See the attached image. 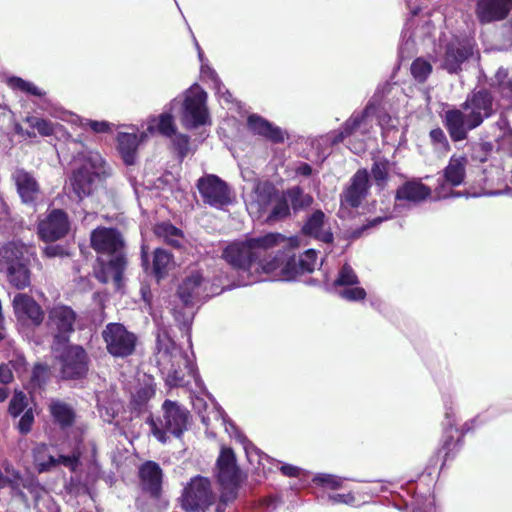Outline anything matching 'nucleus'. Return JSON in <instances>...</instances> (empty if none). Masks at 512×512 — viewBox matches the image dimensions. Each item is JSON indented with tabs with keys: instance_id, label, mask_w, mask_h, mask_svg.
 Instances as JSON below:
<instances>
[{
	"instance_id": "obj_1",
	"label": "nucleus",
	"mask_w": 512,
	"mask_h": 512,
	"mask_svg": "<svg viewBox=\"0 0 512 512\" xmlns=\"http://www.w3.org/2000/svg\"><path fill=\"white\" fill-rule=\"evenodd\" d=\"M297 244L296 238H286L280 233H267L229 244L222 256L233 268L251 276L252 281L263 280V276L274 281H291L298 276L294 258L284 251H279L275 256H261L269 249L292 248Z\"/></svg>"
},
{
	"instance_id": "obj_2",
	"label": "nucleus",
	"mask_w": 512,
	"mask_h": 512,
	"mask_svg": "<svg viewBox=\"0 0 512 512\" xmlns=\"http://www.w3.org/2000/svg\"><path fill=\"white\" fill-rule=\"evenodd\" d=\"M66 146L76 166L70 185L77 198L82 199L92 192L97 181L110 175L111 169L100 153L87 150L82 142L71 139Z\"/></svg>"
},
{
	"instance_id": "obj_3",
	"label": "nucleus",
	"mask_w": 512,
	"mask_h": 512,
	"mask_svg": "<svg viewBox=\"0 0 512 512\" xmlns=\"http://www.w3.org/2000/svg\"><path fill=\"white\" fill-rule=\"evenodd\" d=\"M493 113L492 96L487 91H478L469 96L461 109L445 113V126L453 141H461L470 130L475 129Z\"/></svg>"
},
{
	"instance_id": "obj_4",
	"label": "nucleus",
	"mask_w": 512,
	"mask_h": 512,
	"mask_svg": "<svg viewBox=\"0 0 512 512\" xmlns=\"http://www.w3.org/2000/svg\"><path fill=\"white\" fill-rule=\"evenodd\" d=\"M91 245L99 254L111 256L107 263L100 260L99 268L95 272L97 279L102 283L113 281L119 289L126 267L124 241L121 235L112 228H97L91 234Z\"/></svg>"
},
{
	"instance_id": "obj_5",
	"label": "nucleus",
	"mask_w": 512,
	"mask_h": 512,
	"mask_svg": "<svg viewBox=\"0 0 512 512\" xmlns=\"http://www.w3.org/2000/svg\"><path fill=\"white\" fill-rule=\"evenodd\" d=\"M157 363L165 375L170 387L183 384L184 374L193 372V367L187 355L175 344L170 336L163 332L158 335Z\"/></svg>"
},
{
	"instance_id": "obj_6",
	"label": "nucleus",
	"mask_w": 512,
	"mask_h": 512,
	"mask_svg": "<svg viewBox=\"0 0 512 512\" xmlns=\"http://www.w3.org/2000/svg\"><path fill=\"white\" fill-rule=\"evenodd\" d=\"M32 254V248L20 242H11L0 248V271L6 274L9 283L17 289L30 284L27 263Z\"/></svg>"
},
{
	"instance_id": "obj_7",
	"label": "nucleus",
	"mask_w": 512,
	"mask_h": 512,
	"mask_svg": "<svg viewBox=\"0 0 512 512\" xmlns=\"http://www.w3.org/2000/svg\"><path fill=\"white\" fill-rule=\"evenodd\" d=\"M180 104V121L187 129H195L210 124L207 107V93L197 84L188 88L179 98L171 102V107Z\"/></svg>"
},
{
	"instance_id": "obj_8",
	"label": "nucleus",
	"mask_w": 512,
	"mask_h": 512,
	"mask_svg": "<svg viewBox=\"0 0 512 512\" xmlns=\"http://www.w3.org/2000/svg\"><path fill=\"white\" fill-rule=\"evenodd\" d=\"M162 417L154 420L149 419L153 435L158 441L165 443L167 441V434L179 437L188 425V411L178 405L176 402L166 400L162 406Z\"/></svg>"
},
{
	"instance_id": "obj_9",
	"label": "nucleus",
	"mask_w": 512,
	"mask_h": 512,
	"mask_svg": "<svg viewBox=\"0 0 512 512\" xmlns=\"http://www.w3.org/2000/svg\"><path fill=\"white\" fill-rule=\"evenodd\" d=\"M214 500L209 480L197 476L185 486L181 496V505L186 511L199 512L212 505Z\"/></svg>"
},
{
	"instance_id": "obj_10",
	"label": "nucleus",
	"mask_w": 512,
	"mask_h": 512,
	"mask_svg": "<svg viewBox=\"0 0 512 512\" xmlns=\"http://www.w3.org/2000/svg\"><path fill=\"white\" fill-rule=\"evenodd\" d=\"M107 351L114 357L131 355L136 346V336L120 323H109L102 332Z\"/></svg>"
},
{
	"instance_id": "obj_11",
	"label": "nucleus",
	"mask_w": 512,
	"mask_h": 512,
	"mask_svg": "<svg viewBox=\"0 0 512 512\" xmlns=\"http://www.w3.org/2000/svg\"><path fill=\"white\" fill-rule=\"evenodd\" d=\"M467 164L468 159L466 156H451L448 165L443 170L444 182L440 183L435 189L437 198L446 199L462 196L459 192H453L452 187L459 186L464 182Z\"/></svg>"
},
{
	"instance_id": "obj_12",
	"label": "nucleus",
	"mask_w": 512,
	"mask_h": 512,
	"mask_svg": "<svg viewBox=\"0 0 512 512\" xmlns=\"http://www.w3.org/2000/svg\"><path fill=\"white\" fill-rule=\"evenodd\" d=\"M275 192V187L267 181L254 183L251 191L245 196V204L250 216L264 221L273 203Z\"/></svg>"
},
{
	"instance_id": "obj_13",
	"label": "nucleus",
	"mask_w": 512,
	"mask_h": 512,
	"mask_svg": "<svg viewBox=\"0 0 512 512\" xmlns=\"http://www.w3.org/2000/svg\"><path fill=\"white\" fill-rule=\"evenodd\" d=\"M79 444L80 440H77L70 453L60 454L58 457L52 456L45 445H40L34 450L35 466L39 472L49 471L57 465H63L71 471H75L79 464Z\"/></svg>"
},
{
	"instance_id": "obj_14",
	"label": "nucleus",
	"mask_w": 512,
	"mask_h": 512,
	"mask_svg": "<svg viewBox=\"0 0 512 512\" xmlns=\"http://www.w3.org/2000/svg\"><path fill=\"white\" fill-rule=\"evenodd\" d=\"M76 315L67 306L58 305L49 311L48 326L51 331L56 332L53 350L58 351L60 346L67 341V334L73 331Z\"/></svg>"
},
{
	"instance_id": "obj_15",
	"label": "nucleus",
	"mask_w": 512,
	"mask_h": 512,
	"mask_svg": "<svg viewBox=\"0 0 512 512\" xmlns=\"http://www.w3.org/2000/svg\"><path fill=\"white\" fill-rule=\"evenodd\" d=\"M197 188L205 203L214 207H222L231 202L230 190L227 184L218 176L208 174L197 182Z\"/></svg>"
},
{
	"instance_id": "obj_16",
	"label": "nucleus",
	"mask_w": 512,
	"mask_h": 512,
	"mask_svg": "<svg viewBox=\"0 0 512 512\" xmlns=\"http://www.w3.org/2000/svg\"><path fill=\"white\" fill-rule=\"evenodd\" d=\"M369 188V178L366 170H359L351 179V184L341 195L339 214L341 217L349 215L350 208L358 207L366 197Z\"/></svg>"
},
{
	"instance_id": "obj_17",
	"label": "nucleus",
	"mask_w": 512,
	"mask_h": 512,
	"mask_svg": "<svg viewBox=\"0 0 512 512\" xmlns=\"http://www.w3.org/2000/svg\"><path fill=\"white\" fill-rule=\"evenodd\" d=\"M6 487L11 490L13 496L20 497L23 501H26V498L21 487L26 488L35 499L40 498L45 492L33 479L24 480L11 466H6L4 473L0 471V491Z\"/></svg>"
},
{
	"instance_id": "obj_18",
	"label": "nucleus",
	"mask_w": 512,
	"mask_h": 512,
	"mask_svg": "<svg viewBox=\"0 0 512 512\" xmlns=\"http://www.w3.org/2000/svg\"><path fill=\"white\" fill-rule=\"evenodd\" d=\"M69 230L67 215L58 209L52 210L38 224V234L44 241H55L64 237Z\"/></svg>"
},
{
	"instance_id": "obj_19",
	"label": "nucleus",
	"mask_w": 512,
	"mask_h": 512,
	"mask_svg": "<svg viewBox=\"0 0 512 512\" xmlns=\"http://www.w3.org/2000/svg\"><path fill=\"white\" fill-rule=\"evenodd\" d=\"M62 375L65 378H75L87 370V355L80 346H67L59 355Z\"/></svg>"
},
{
	"instance_id": "obj_20",
	"label": "nucleus",
	"mask_w": 512,
	"mask_h": 512,
	"mask_svg": "<svg viewBox=\"0 0 512 512\" xmlns=\"http://www.w3.org/2000/svg\"><path fill=\"white\" fill-rule=\"evenodd\" d=\"M375 112V107L372 104L359 113H354L344 124L343 128L333 138L332 143L336 144L343 141L348 136H353L356 133L364 135L369 132L373 126L372 115Z\"/></svg>"
},
{
	"instance_id": "obj_21",
	"label": "nucleus",
	"mask_w": 512,
	"mask_h": 512,
	"mask_svg": "<svg viewBox=\"0 0 512 512\" xmlns=\"http://www.w3.org/2000/svg\"><path fill=\"white\" fill-rule=\"evenodd\" d=\"M474 44L470 39L454 38L448 43L442 67L450 73L457 72L461 64L473 54Z\"/></svg>"
},
{
	"instance_id": "obj_22",
	"label": "nucleus",
	"mask_w": 512,
	"mask_h": 512,
	"mask_svg": "<svg viewBox=\"0 0 512 512\" xmlns=\"http://www.w3.org/2000/svg\"><path fill=\"white\" fill-rule=\"evenodd\" d=\"M11 177L21 201L25 204H34L41 195V188L35 176L23 168H17Z\"/></svg>"
},
{
	"instance_id": "obj_23",
	"label": "nucleus",
	"mask_w": 512,
	"mask_h": 512,
	"mask_svg": "<svg viewBox=\"0 0 512 512\" xmlns=\"http://www.w3.org/2000/svg\"><path fill=\"white\" fill-rule=\"evenodd\" d=\"M218 479L221 485L230 490L234 497V489L239 482V472L231 449L223 448L217 461Z\"/></svg>"
},
{
	"instance_id": "obj_24",
	"label": "nucleus",
	"mask_w": 512,
	"mask_h": 512,
	"mask_svg": "<svg viewBox=\"0 0 512 512\" xmlns=\"http://www.w3.org/2000/svg\"><path fill=\"white\" fill-rule=\"evenodd\" d=\"M12 303L15 315L19 320L30 321L34 325H39L42 322V309L31 296L18 293Z\"/></svg>"
},
{
	"instance_id": "obj_25",
	"label": "nucleus",
	"mask_w": 512,
	"mask_h": 512,
	"mask_svg": "<svg viewBox=\"0 0 512 512\" xmlns=\"http://www.w3.org/2000/svg\"><path fill=\"white\" fill-rule=\"evenodd\" d=\"M147 140L141 139V131L119 132L116 137L117 151L126 165H134L137 160L138 148Z\"/></svg>"
},
{
	"instance_id": "obj_26",
	"label": "nucleus",
	"mask_w": 512,
	"mask_h": 512,
	"mask_svg": "<svg viewBox=\"0 0 512 512\" xmlns=\"http://www.w3.org/2000/svg\"><path fill=\"white\" fill-rule=\"evenodd\" d=\"M512 0H478L476 16L481 23L499 21L507 15Z\"/></svg>"
},
{
	"instance_id": "obj_27",
	"label": "nucleus",
	"mask_w": 512,
	"mask_h": 512,
	"mask_svg": "<svg viewBox=\"0 0 512 512\" xmlns=\"http://www.w3.org/2000/svg\"><path fill=\"white\" fill-rule=\"evenodd\" d=\"M157 132L166 137H172L175 134L174 119L170 113H162L158 117L148 119L146 128L141 131V139L148 140Z\"/></svg>"
},
{
	"instance_id": "obj_28",
	"label": "nucleus",
	"mask_w": 512,
	"mask_h": 512,
	"mask_svg": "<svg viewBox=\"0 0 512 512\" xmlns=\"http://www.w3.org/2000/svg\"><path fill=\"white\" fill-rule=\"evenodd\" d=\"M179 298L185 305L205 297L203 291V277L199 272H193L185 278L178 289Z\"/></svg>"
},
{
	"instance_id": "obj_29",
	"label": "nucleus",
	"mask_w": 512,
	"mask_h": 512,
	"mask_svg": "<svg viewBox=\"0 0 512 512\" xmlns=\"http://www.w3.org/2000/svg\"><path fill=\"white\" fill-rule=\"evenodd\" d=\"M248 127L253 133L259 134L273 142L284 141L285 132L258 115H250L248 117Z\"/></svg>"
},
{
	"instance_id": "obj_30",
	"label": "nucleus",
	"mask_w": 512,
	"mask_h": 512,
	"mask_svg": "<svg viewBox=\"0 0 512 512\" xmlns=\"http://www.w3.org/2000/svg\"><path fill=\"white\" fill-rule=\"evenodd\" d=\"M325 215L322 211H315L303 227L305 234L313 236L325 243L332 241V233L325 229Z\"/></svg>"
},
{
	"instance_id": "obj_31",
	"label": "nucleus",
	"mask_w": 512,
	"mask_h": 512,
	"mask_svg": "<svg viewBox=\"0 0 512 512\" xmlns=\"http://www.w3.org/2000/svg\"><path fill=\"white\" fill-rule=\"evenodd\" d=\"M430 189L419 181H410L402 185L396 195L398 201L419 202L430 195Z\"/></svg>"
},
{
	"instance_id": "obj_32",
	"label": "nucleus",
	"mask_w": 512,
	"mask_h": 512,
	"mask_svg": "<svg viewBox=\"0 0 512 512\" xmlns=\"http://www.w3.org/2000/svg\"><path fill=\"white\" fill-rule=\"evenodd\" d=\"M51 116L55 118H59L63 121H69L72 123L79 122L82 127H89L95 133H106L111 130V124L107 121H94L88 119H79L78 116L71 114L70 112L55 109L53 112H50Z\"/></svg>"
},
{
	"instance_id": "obj_33",
	"label": "nucleus",
	"mask_w": 512,
	"mask_h": 512,
	"mask_svg": "<svg viewBox=\"0 0 512 512\" xmlns=\"http://www.w3.org/2000/svg\"><path fill=\"white\" fill-rule=\"evenodd\" d=\"M140 478L145 489L156 494L160 489L162 472L158 464L147 462L140 468Z\"/></svg>"
},
{
	"instance_id": "obj_34",
	"label": "nucleus",
	"mask_w": 512,
	"mask_h": 512,
	"mask_svg": "<svg viewBox=\"0 0 512 512\" xmlns=\"http://www.w3.org/2000/svg\"><path fill=\"white\" fill-rule=\"evenodd\" d=\"M172 255L163 249L154 252L153 271L158 279L165 277L174 268Z\"/></svg>"
},
{
	"instance_id": "obj_35",
	"label": "nucleus",
	"mask_w": 512,
	"mask_h": 512,
	"mask_svg": "<svg viewBox=\"0 0 512 512\" xmlns=\"http://www.w3.org/2000/svg\"><path fill=\"white\" fill-rule=\"evenodd\" d=\"M155 234L174 247H180L183 242L181 230L169 223H160L154 228Z\"/></svg>"
},
{
	"instance_id": "obj_36",
	"label": "nucleus",
	"mask_w": 512,
	"mask_h": 512,
	"mask_svg": "<svg viewBox=\"0 0 512 512\" xmlns=\"http://www.w3.org/2000/svg\"><path fill=\"white\" fill-rule=\"evenodd\" d=\"M288 199L285 193L281 197L274 196L273 203L270 207L269 212L267 213L264 221L265 222H274L280 219L285 218L289 215V204Z\"/></svg>"
},
{
	"instance_id": "obj_37",
	"label": "nucleus",
	"mask_w": 512,
	"mask_h": 512,
	"mask_svg": "<svg viewBox=\"0 0 512 512\" xmlns=\"http://www.w3.org/2000/svg\"><path fill=\"white\" fill-rule=\"evenodd\" d=\"M50 412L54 420L63 427L70 425L74 419L72 409L60 401H53L50 404Z\"/></svg>"
},
{
	"instance_id": "obj_38",
	"label": "nucleus",
	"mask_w": 512,
	"mask_h": 512,
	"mask_svg": "<svg viewBox=\"0 0 512 512\" xmlns=\"http://www.w3.org/2000/svg\"><path fill=\"white\" fill-rule=\"evenodd\" d=\"M24 121L33 130H36L40 136L48 137L55 133L57 125L49 120L33 115H27Z\"/></svg>"
},
{
	"instance_id": "obj_39",
	"label": "nucleus",
	"mask_w": 512,
	"mask_h": 512,
	"mask_svg": "<svg viewBox=\"0 0 512 512\" xmlns=\"http://www.w3.org/2000/svg\"><path fill=\"white\" fill-rule=\"evenodd\" d=\"M285 195L288 199V202L291 203L294 210H298L304 207L311 205L313 199L310 195L304 194L299 187H293L287 192Z\"/></svg>"
},
{
	"instance_id": "obj_40",
	"label": "nucleus",
	"mask_w": 512,
	"mask_h": 512,
	"mask_svg": "<svg viewBox=\"0 0 512 512\" xmlns=\"http://www.w3.org/2000/svg\"><path fill=\"white\" fill-rule=\"evenodd\" d=\"M410 70L416 81L424 82L432 72V65L428 60L420 57L412 62Z\"/></svg>"
},
{
	"instance_id": "obj_41",
	"label": "nucleus",
	"mask_w": 512,
	"mask_h": 512,
	"mask_svg": "<svg viewBox=\"0 0 512 512\" xmlns=\"http://www.w3.org/2000/svg\"><path fill=\"white\" fill-rule=\"evenodd\" d=\"M155 389L152 383H147L140 387L132 396V405L135 409L141 410L142 407L154 396Z\"/></svg>"
},
{
	"instance_id": "obj_42",
	"label": "nucleus",
	"mask_w": 512,
	"mask_h": 512,
	"mask_svg": "<svg viewBox=\"0 0 512 512\" xmlns=\"http://www.w3.org/2000/svg\"><path fill=\"white\" fill-rule=\"evenodd\" d=\"M8 85L13 90H19L25 92L27 94L35 95V96H43L44 92L35 86L33 83L25 81L19 77H10L8 79Z\"/></svg>"
},
{
	"instance_id": "obj_43",
	"label": "nucleus",
	"mask_w": 512,
	"mask_h": 512,
	"mask_svg": "<svg viewBox=\"0 0 512 512\" xmlns=\"http://www.w3.org/2000/svg\"><path fill=\"white\" fill-rule=\"evenodd\" d=\"M317 266V254L313 249L307 250L299 259L298 263L296 262V268L298 270V275L303 273L312 272Z\"/></svg>"
},
{
	"instance_id": "obj_44",
	"label": "nucleus",
	"mask_w": 512,
	"mask_h": 512,
	"mask_svg": "<svg viewBox=\"0 0 512 512\" xmlns=\"http://www.w3.org/2000/svg\"><path fill=\"white\" fill-rule=\"evenodd\" d=\"M495 79L500 93L509 101V105L512 106V80L508 79L507 71L505 69H499L495 75Z\"/></svg>"
},
{
	"instance_id": "obj_45",
	"label": "nucleus",
	"mask_w": 512,
	"mask_h": 512,
	"mask_svg": "<svg viewBox=\"0 0 512 512\" xmlns=\"http://www.w3.org/2000/svg\"><path fill=\"white\" fill-rule=\"evenodd\" d=\"M313 482L325 489L336 490L343 487V479L331 474H318Z\"/></svg>"
},
{
	"instance_id": "obj_46",
	"label": "nucleus",
	"mask_w": 512,
	"mask_h": 512,
	"mask_svg": "<svg viewBox=\"0 0 512 512\" xmlns=\"http://www.w3.org/2000/svg\"><path fill=\"white\" fill-rule=\"evenodd\" d=\"M359 283L357 275L354 270L347 264H345L339 272V276L335 282L336 285L340 286H353Z\"/></svg>"
},
{
	"instance_id": "obj_47",
	"label": "nucleus",
	"mask_w": 512,
	"mask_h": 512,
	"mask_svg": "<svg viewBox=\"0 0 512 512\" xmlns=\"http://www.w3.org/2000/svg\"><path fill=\"white\" fill-rule=\"evenodd\" d=\"M27 406V398L25 396L24 393L22 392H15L11 401H10V404H9V413L16 417L18 415H20V413L23 412V410L26 408Z\"/></svg>"
},
{
	"instance_id": "obj_48",
	"label": "nucleus",
	"mask_w": 512,
	"mask_h": 512,
	"mask_svg": "<svg viewBox=\"0 0 512 512\" xmlns=\"http://www.w3.org/2000/svg\"><path fill=\"white\" fill-rule=\"evenodd\" d=\"M389 171V162L387 160H377L372 167V175L378 184H382Z\"/></svg>"
},
{
	"instance_id": "obj_49",
	"label": "nucleus",
	"mask_w": 512,
	"mask_h": 512,
	"mask_svg": "<svg viewBox=\"0 0 512 512\" xmlns=\"http://www.w3.org/2000/svg\"><path fill=\"white\" fill-rule=\"evenodd\" d=\"M340 296L348 301H359L366 297V291L359 286H346L340 291Z\"/></svg>"
},
{
	"instance_id": "obj_50",
	"label": "nucleus",
	"mask_w": 512,
	"mask_h": 512,
	"mask_svg": "<svg viewBox=\"0 0 512 512\" xmlns=\"http://www.w3.org/2000/svg\"><path fill=\"white\" fill-rule=\"evenodd\" d=\"M328 500L332 504H345V505H354L356 503V496L352 493H334L328 495Z\"/></svg>"
},
{
	"instance_id": "obj_51",
	"label": "nucleus",
	"mask_w": 512,
	"mask_h": 512,
	"mask_svg": "<svg viewBox=\"0 0 512 512\" xmlns=\"http://www.w3.org/2000/svg\"><path fill=\"white\" fill-rule=\"evenodd\" d=\"M430 138L432 142L439 146L440 149L447 151L449 149V144L447 138L440 128H436L431 130Z\"/></svg>"
},
{
	"instance_id": "obj_52",
	"label": "nucleus",
	"mask_w": 512,
	"mask_h": 512,
	"mask_svg": "<svg viewBox=\"0 0 512 512\" xmlns=\"http://www.w3.org/2000/svg\"><path fill=\"white\" fill-rule=\"evenodd\" d=\"M173 143L177 147L180 155L183 157L189 150V138L183 134H174Z\"/></svg>"
},
{
	"instance_id": "obj_53",
	"label": "nucleus",
	"mask_w": 512,
	"mask_h": 512,
	"mask_svg": "<svg viewBox=\"0 0 512 512\" xmlns=\"http://www.w3.org/2000/svg\"><path fill=\"white\" fill-rule=\"evenodd\" d=\"M34 421V415L31 409L27 410L21 419L19 420V430L21 433L26 434L31 430L32 423Z\"/></svg>"
},
{
	"instance_id": "obj_54",
	"label": "nucleus",
	"mask_w": 512,
	"mask_h": 512,
	"mask_svg": "<svg viewBox=\"0 0 512 512\" xmlns=\"http://www.w3.org/2000/svg\"><path fill=\"white\" fill-rule=\"evenodd\" d=\"M377 120H378V124L384 130V133L388 132L390 128H395L396 124L398 123V121L396 119H393L391 116H389L386 113L378 115Z\"/></svg>"
},
{
	"instance_id": "obj_55",
	"label": "nucleus",
	"mask_w": 512,
	"mask_h": 512,
	"mask_svg": "<svg viewBox=\"0 0 512 512\" xmlns=\"http://www.w3.org/2000/svg\"><path fill=\"white\" fill-rule=\"evenodd\" d=\"M13 380L11 363L0 365V382L8 384Z\"/></svg>"
},
{
	"instance_id": "obj_56",
	"label": "nucleus",
	"mask_w": 512,
	"mask_h": 512,
	"mask_svg": "<svg viewBox=\"0 0 512 512\" xmlns=\"http://www.w3.org/2000/svg\"><path fill=\"white\" fill-rule=\"evenodd\" d=\"M47 367L41 364H38L34 367L32 380L36 382L38 385L41 382V378L47 375Z\"/></svg>"
},
{
	"instance_id": "obj_57",
	"label": "nucleus",
	"mask_w": 512,
	"mask_h": 512,
	"mask_svg": "<svg viewBox=\"0 0 512 512\" xmlns=\"http://www.w3.org/2000/svg\"><path fill=\"white\" fill-rule=\"evenodd\" d=\"M280 471L286 476L297 477L300 475L301 469L290 464H283Z\"/></svg>"
},
{
	"instance_id": "obj_58",
	"label": "nucleus",
	"mask_w": 512,
	"mask_h": 512,
	"mask_svg": "<svg viewBox=\"0 0 512 512\" xmlns=\"http://www.w3.org/2000/svg\"><path fill=\"white\" fill-rule=\"evenodd\" d=\"M231 428H233L235 430V438L243 444L244 446V449L246 451L247 454H249V449H254V447L251 445V443L246 439V437L240 433L239 431L236 430V428L230 424Z\"/></svg>"
},
{
	"instance_id": "obj_59",
	"label": "nucleus",
	"mask_w": 512,
	"mask_h": 512,
	"mask_svg": "<svg viewBox=\"0 0 512 512\" xmlns=\"http://www.w3.org/2000/svg\"><path fill=\"white\" fill-rule=\"evenodd\" d=\"M44 254L47 257H55L62 254V249L59 246H47L44 249Z\"/></svg>"
},
{
	"instance_id": "obj_60",
	"label": "nucleus",
	"mask_w": 512,
	"mask_h": 512,
	"mask_svg": "<svg viewBox=\"0 0 512 512\" xmlns=\"http://www.w3.org/2000/svg\"><path fill=\"white\" fill-rule=\"evenodd\" d=\"M14 130L17 134L22 135V136H28V137L36 136V133L34 131H25L19 123H16L14 125Z\"/></svg>"
},
{
	"instance_id": "obj_61",
	"label": "nucleus",
	"mask_w": 512,
	"mask_h": 512,
	"mask_svg": "<svg viewBox=\"0 0 512 512\" xmlns=\"http://www.w3.org/2000/svg\"><path fill=\"white\" fill-rule=\"evenodd\" d=\"M298 171L303 175H309L311 173V167L307 164H304L298 168Z\"/></svg>"
},
{
	"instance_id": "obj_62",
	"label": "nucleus",
	"mask_w": 512,
	"mask_h": 512,
	"mask_svg": "<svg viewBox=\"0 0 512 512\" xmlns=\"http://www.w3.org/2000/svg\"><path fill=\"white\" fill-rule=\"evenodd\" d=\"M8 397V391L6 388H0V402H3Z\"/></svg>"
},
{
	"instance_id": "obj_63",
	"label": "nucleus",
	"mask_w": 512,
	"mask_h": 512,
	"mask_svg": "<svg viewBox=\"0 0 512 512\" xmlns=\"http://www.w3.org/2000/svg\"><path fill=\"white\" fill-rule=\"evenodd\" d=\"M351 150L354 153H361V152H363L365 150V146L363 144H360L359 146L352 147Z\"/></svg>"
},
{
	"instance_id": "obj_64",
	"label": "nucleus",
	"mask_w": 512,
	"mask_h": 512,
	"mask_svg": "<svg viewBox=\"0 0 512 512\" xmlns=\"http://www.w3.org/2000/svg\"><path fill=\"white\" fill-rule=\"evenodd\" d=\"M195 44H196V47H197V50H198L199 59L202 61L203 52H202L200 46L198 45V43L196 41H195Z\"/></svg>"
}]
</instances>
